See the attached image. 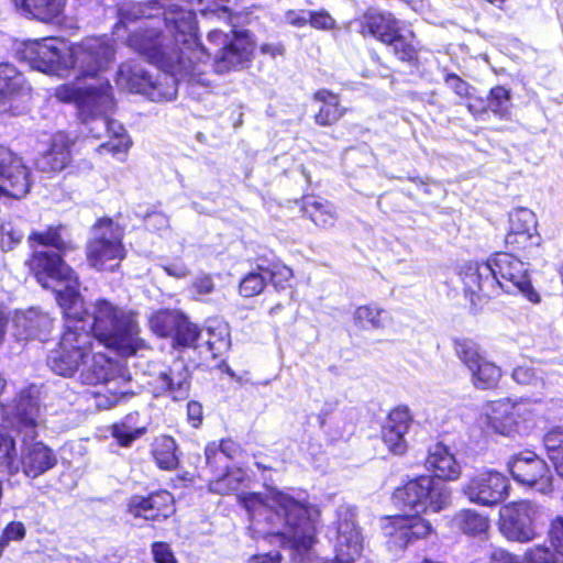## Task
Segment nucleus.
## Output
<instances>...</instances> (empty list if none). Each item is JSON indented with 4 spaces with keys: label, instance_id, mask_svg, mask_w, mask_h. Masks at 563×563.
I'll return each instance as SVG.
<instances>
[{
    "label": "nucleus",
    "instance_id": "obj_51",
    "mask_svg": "<svg viewBox=\"0 0 563 563\" xmlns=\"http://www.w3.org/2000/svg\"><path fill=\"white\" fill-rule=\"evenodd\" d=\"M106 386V393L98 391L96 394V406L99 409H110L123 398L128 390L118 388V385Z\"/></svg>",
    "mask_w": 563,
    "mask_h": 563
},
{
    "label": "nucleus",
    "instance_id": "obj_46",
    "mask_svg": "<svg viewBox=\"0 0 563 563\" xmlns=\"http://www.w3.org/2000/svg\"><path fill=\"white\" fill-rule=\"evenodd\" d=\"M544 371L539 366L520 365L512 372V378L522 385L544 386Z\"/></svg>",
    "mask_w": 563,
    "mask_h": 563
},
{
    "label": "nucleus",
    "instance_id": "obj_53",
    "mask_svg": "<svg viewBox=\"0 0 563 563\" xmlns=\"http://www.w3.org/2000/svg\"><path fill=\"white\" fill-rule=\"evenodd\" d=\"M147 497L132 496L128 503V511L135 518H143L145 520H155V516L151 511Z\"/></svg>",
    "mask_w": 563,
    "mask_h": 563
},
{
    "label": "nucleus",
    "instance_id": "obj_43",
    "mask_svg": "<svg viewBox=\"0 0 563 563\" xmlns=\"http://www.w3.org/2000/svg\"><path fill=\"white\" fill-rule=\"evenodd\" d=\"M409 36L400 34V31L396 34L393 42L387 45L391 48L395 56L401 62H412L417 59L418 51L411 38L415 37L413 32H409Z\"/></svg>",
    "mask_w": 563,
    "mask_h": 563
},
{
    "label": "nucleus",
    "instance_id": "obj_7",
    "mask_svg": "<svg viewBox=\"0 0 563 563\" xmlns=\"http://www.w3.org/2000/svg\"><path fill=\"white\" fill-rule=\"evenodd\" d=\"M114 57V47L107 37H86L67 45L65 77L93 78L106 70Z\"/></svg>",
    "mask_w": 563,
    "mask_h": 563
},
{
    "label": "nucleus",
    "instance_id": "obj_49",
    "mask_svg": "<svg viewBox=\"0 0 563 563\" xmlns=\"http://www.w3.org/2000/svg\"><path fill=\"white\" fill-rule=\"evenodd\" d=\"M540 236L538 232H511L506 235V244L514 251L526 250L530 246L538 245Z\"/></svg>",
    "mask_w": 563,
    "mask_h": 563
},
{
    "label": "nucleus",
    "instance_id": "obj_13",
    "mask_svg": "<svg viewBox=\"0 0 563 563\" xmlns=\"http://www.w3.org/2000/svg\"><path fill=\"white\" fill-rule=\"evenodd\" d=\"M508 487L509 482L504 474L483 468L467 477L462 486V494L473 504L493 507L508 496Z\"/></svg>",
    "mask_w": 563,
    "mask_h": 563
},
{
    "label": "nucleus",
    "instance_id": "obj_38",
    "mask_svg": "<svg viewBox=\"0 0 563 563\" xmlns=\"http://www.w3.org/2000/svg\"><path fill=\"white\" fill-rule=\"evenodd\" d=\"M236 451L238 448L231 440L209 443L205 450L206 462L210 466L221 464L227 467V461L232 459Z\"/></svg>",
    "mask_w": 563,
    "mask_h": 563
},
{
    "label": "nucleus",
    "instance_id": "obj_55",
    "mask_svg": "<svg viewBox=\"0 0 563 563\" xmlns=\"http://www.w3.org/2000/svg\"><path fill=\"white\" fill-rule=\"evenodd\" d=\"M308 23L317 30L330 31L336 25L335 20L325 11H309Z\"/></svg>",
    "mask_w": 563,
    "mask_h": 563
},
{
    "label": "nucleus",
    "instance_id": "obj_39",
    "mask_svg": "<svg viewBox=\"0 0 563 563\" xmlns=\"http://www.w3.org/2000/svg\"><path fill=\"white\" fill-rule=\"evenodd\" d=\"M0 466L10 474H16L20 470L15 460V443L4 426H0Z\"/></svg>",
    "mask_w": 563,
    "mask_h": 563
},
{
    "label": "nucleus",
    "instance_id": "obj_54",
    "mask_svg": "<svg viewBox=\"0 0 563 563\" xmlns=\"http://www.w3.org/2000/svg\"><path fill=\"white\" fill-rule=\"evenodd\" d=\"M267 280H271L276 288H284V283H287L292 277V271L286 265L274 264L272 268H264Z\"/></svg>",
    "mask_w": 563,
    "mask_h": 563
},
{
    "label": "nucleus",
    "instance_id": "obj_24",
    "mask_svg": "<svg viewBox=\"0 0 563 563\" xmlns=\"http://www.w3.org/2000/svg\"><path fill=\"white\" fill-rule=\"evenodd\" d=\"M52 324L53 320L35 308L16 312L13 318L14 335L18 340L31 338L44 340L49 333Z\"/></svg>",
    "mask_w": 563,
    "mask_h": 563
},
{
    "label": "nucleus",
    "instance_id": "obj_30",
    "mask_svg": "<svg viewBox=\"0 0 563 563\" xmlns=\"http://www.w3.org/2000/svg\"><path fill=\"white\" fill-rule=\"evenodd\" d=\"M30 90L24 76L13 65L0 64V102L27 96Z\"/></svg>",
    "mask_w": 563,
    "mask_h": 563
},
{
    "label": "nucleus",
    "instance_id": "obj_6",
    "mask_svg": "<svg viewBox=\"0 0 563 563\" xmlns=\"http://www.w3.org/2000/svg\"><path fill=\"white\" fill-rule=\"evenodd\" d=\"M36 280L51 288L54 283L64 286L56 290V299L65 318L78 320L85 313L84 299L79 294V280L76 273L58 254L47 251H35L29 262Z\"/></svg>",
    "mask_w": 563,
    "mask_h": 563
},
{
    "label": "nucleus",
    "instance_id": "obj_62",
    "mask_svg": "<svg viewBox=\"0 0 563 563\" xmlns=\"http://www.w3.org/2000/svg\"><path fill=\"white\" fill-rule=\"evenodd\" d=\"M192 287L200 295H209L213 291L214 285L211 276L203 275L195 279Z\"/></svg>",
    "mask_w": 563,
    "mask_h": 563
},
{
    "label": "nucleus",
    "instance_id": "obj_12",
    "mask_svg": "<svg viewBox=\"0 0 563 563\" xmlns=\"http://www.w3.org/2000/svg\"><path fill=\"white\" fill-rule=\"evenodd\" d=\"M531 417L528 404L504 398L487 402L483 407L481 420L493 432L510 435L529 422Z\"/></svg>",
    "mask_w": 563,
    "mask_h": 563
},
{
    "label": "nucleus",
    "instance_id": "obj_27",
    "mask_svg": "<svg viewBox=\"0 0 563 563\" xmlns=\"http://www.w3.org/2000/svg\"><path fill=\"white\" fill-rule=\"evenodd\" d=\"M549 538L555 551L545 545L533 547L526 552L528 563H561V556H563V515L551 521Z\"/></svg>",
    "mask_w": 563,
    "mask_h": 563
},
{
    "label": "nucleus",
    "instance_id": "obj_23",
    "mask_svg": "<svg viewBox=\"0 0 563 563\" xmlns=\"http://www.w3.org/2000/svg\"><path fill=\"white\" fill-rule=\"evenodd\" d=\"M57 464L55 453L43 442L27 443L23 441L19 466L25 476L36 478Z\"/></svg>",
    "mask_w": 563,
    "mask_h": 563
},
{
    "label": "nucleus",
    "instance_id": "obj_32",
    "mask_svg": "<svg viewBox=\"0 0 563 563\" xmlns=\"http://www.w3.org/2000/svg\"><path fill=\"white\" fill-rule=\"evenodd\" d=\"M313 100L320 103V108L314 115L318 125L330 126L336 123L345 113V109L341 107L338 95L327 90H318L313 95Z\"/></svg>",
    "mask_w": 563,
    "mask_h": 563
},
{
    "label": "nucleus",
    "instance_id": "obj_36",
    "mask_svg": "<svg viewBox=\"0 0 563 563\" xmlns=\"http://www.w3.org/2000/svg\"><path fill=\"white\" fill-rule=\"evenodd\" d=\"M183 313L175 310H162L150 320L152 330L161 336L175 334L181 322Z\"/></svg>",
    "mask_w": 563,
    "mask_h": 563
},
{
    "label": "nucleus",
    "instance_id": "obj_16",
    "mask_svg": "<svg viewBox=\"0 0 563 563\" xmlns=\"http://www.w3.org/2000/svg\"><path fill=\"white\" fill-rule=\"evenodd\" d=\"M537 508L529 501H517L500 509V532L509 540L528 542L536 538Z\"/></svg>",
    "mask_w": 563,
    "mask_h": 563
},
{
    "label": "nucleus",
    "instance_id": "obj_15",
    "mask_svg": "<svg viewBox=\"0 0 563 563\" xmlns=\"http://www.w3.org/2000/svg\"><path fill=\"white\" fill-rule=\"evenodd\" d=\"M508 468L521 485L548 494L552 490V475L547 463L532 451H522L511 457Z\"/></svg>",
    "mask_w": 563,
    "mask_h": 563
},
{
    "label": "nucleus",
    "instance_id": "obj_61",
    "mask_svg": "<svg viewBox=\"0 0 563 563\" xmlns=\"http://www.w3.org/2000/svg\"><path fill=\"white\" fill-rule=\"evenodd\" d=\"M187 416L192 427H199L202 422V406L197 401H189L187 405Z\"/></svg>",
    "mask_w": 563,
    "mask_h": 563
},
{
    "label": "nucleus",
    "instance_id": "obj_2",
    "mask_svg": "<svg viewBox=\"0 0 563 563\" xmlns=\"http://www.w3.org/2000/svg\"><path fill=\"white\" fill-rule=\"evenodd\" d=\"M136 20H142L141 26L137 32L129 36V46L157 65V67L164 69L165 73L158 80L152 81V77L142 67L123 64L119 68L117 84L129 91L146 95L153 101L173 100L177 95L176 76H184V73L163 67L158 63H155L144 52L132 45L131 40L137 36L150 46L156 45L159 53H163L165 58L175 56V53H178L176 42L174 40L173 42L164 43V37L161 35L159 31L161 23H164L163 19L154 14L146 15L145 7L142 3L123 4L120 7L119 23L115 26L117 32H119L121 26L128 27L130 23Z\"/></svg>",
    "mask_w": 563,
    "mask_h": 563
},
{
    "label": "nucleus",
    "instance_id": "obj_31",
    "mask_svg": "<svg viewBox=\"0 0 563 563\" xmlns=\"http://www.w3.org/2000/svg\"><path fill=\"white\" fill-rule=\"evenodd\" d=\"M16 10L42 22H52L58 18L65 7V0H12Z\"/></svg>",
    "mask_w": 563,
    "mask_h": 563
},
{
    "label": "nucleus",
    "instance_id": "obj_3",
    "mask_svg": "<svg viewBox=\"0 0 563 563\" xmlns=\"http://www.w3.org/2000/svg\"><path fill=\"white\" fill-rule=\"evenodd\" d=\"M47 364L57 375L71 377L81 366L80 380L85 385H118V368L101 353H93L92 336L82 327L66 325Z\"/></svg>",
    "mask_w": 563,
    "mask_h": 563
},
{
    "label": "nucleus",
    "instance_id": "obj_33",
    "mask_svg": "<svg viewBox=\"0 0 563 563\" xmlns=\"http://www.w3.org/2000/svg\"><path fill=\"white\" fill-rule=\"evenodd\" d=\"M452 525L465 534L479 536L487 531L489 520L476 510L462 509L452 518Z\"/></svg>",
    "mask_w": 563,
    "mask_h": 563
},
{
    "label": "nucleus",
    "instance_id": "obj_58",
    "mask_svg": "<svg viewBox=\"0 0 563 563\" xmlns=\"http://www.w3.org/2000/svg\"><path fill=\"white\" fill-rule=\"evenodd\" d=\"M2 536L9 541H20L25 537V528L22 522H10L3 530Z\"/></svg>",
    "mask_w": 563,
    "mask_h": 563
},
{
    "label": "nucleus",
    "instance_id": "obj_37",
    "mask_svg": "<svg viewBox=\"0 0 563 563\" xmlns=\"http://www.w3.org/2000/svg\"><path fill=\"white\" fill-rule=\"evenodd\" d=\"M154 457L161 468L174 470L178 465L176 443L170 437H161L155 442Z\"/></svg>",
    "mask_w": 563,
    "mask_h": 563
},
{
    "label": "nucleus",
    "instance_id": "obj_18",
    "mask_svg": "<svg viewBox=\"0 0 563 563\" xmlns=\"http://www.w3.org/2000/svg\"><path fill=\"white\" fill-rule=\"evenodd\" d=\"M383 531L388 538L390 550H404L409 543L418 539H424L433 532L431 523L418 516H396L386 518Z\"/></svg>",
    "mask_w": 563,
    "mask_h": 563
},
{
    "label": "nucleus",
    "instance_id": "obj_4",
    "mask_svg": "<svg viewBox=\"0 0 563 563\" xmlns=\"http://www.w3.org/2000/svg\"><path fill=\"white\" fill-rule=\"evenodd\" d=\"M460 277L466 295L475 303L478 300L496 296L499 290L520 292L533 303L540 302V295L534 290L527 265L509 253H498L486 263H467Z\"/></svg>",
    "mask_w": 563,
    "mask_h": 563
},
{
    "label": "nucleus",
    "instance_id": "obj_10",
    "mask_svg": "<svg viewBox=\"0 0 563 563\" xmlns=\"http://www.w3.org/2000/svg\"><path fill=\"white\" fill-rule=\"evenodd\" d=\"M42 411L41 389L31 384L19 390L10 407H3L0 418L33 440L37 434L36 429L43 422Z\"/></svg>",
    "mask_w": 563,
    "mask_h": 563
},
{
    "label": "nucleus",
    "instance_id": "obj_35",
    "mask_svg": "<svg viewBox=\"0 0 563 563\" xmlns=\"http://www.w3.org/2000/svg\"><path fill=\"white\" fill-rule=\"evenodd\" d=\"M64 227H49L45 232H33L29 236V242L33 245L34 242L45 246H52L62 253H67L75 249L71 241L64 239L62 231Z\"/></svg>",
    "mask_w": 563,
    "mask_h": 563
},
{
    "label": "nucleus",
    "instance_id": "obj_11",
    "mask_svg": "<svg viewBox=\"0 0 563 563\" xmlns=\"http://www.w3.org/2000/svg\"><path fill=\"white\" fill-rule=\"evenodd\" d=\"M18 54L33 69L65 77L67 43L63 40L47 37L26 41Z\"/></svg>",
    "mask_w": 563,
    "mask_h": 563
},
{
    "label": "nucleus",
    "instance_id": "obj_20",
    "mask_svg": "<svg viewBox=\"0 0 563 563\" xmlns=\"http://www.w3.org/2000/svg\"><path fill=\"white\" fill-rule=\"evenodd\" d=\"M55 97L64 102L76 101L79 114L92 113L95 106L100 112L114 106L111 86L108 81L100 84L99 87H89L85 91H80L71 85H60L55 89Z\"/></svg>",
    "mask_w": 563,
    "mask_h": 563
},
{
    "label": "nucleus",
    "instance_id": "obj_8",
    "mask_svg": "<svg viewBox=\"0 0 563 563\" xmlns=\"http://www.w3.org/2000/svg\"><path fill=\"white\" fill-rule=\"evenodd\" d=\"M123 235V229L111 219L98 220L86 246L89 265L99 271L117 268L126 254Z\"/></svg>",
    "mask_w": 563,
    "mask_h": 563
},
{
    "label": "nucleus",
    "instance_id": "obj_47",
    "mask_svg": "<svg viewBox=\"0 0 563 563\" xmlns=\"http://www.w3.org/2000/svg\"><path fill=\"white\" fill-rule=\"evenodd\" d=\"M385 311L376 306H362L354 312V319L362 327L382 328L384 327Z\"/></svg>",
    "mask_w": 563,
    "mask_h": 563
},
{
    "label": "nucleus",
    "instance_id": "obj_40",
    "mask_svg": "<svg viewBox=\"0 0 563 563\" xmlns=\"http://www.w3.org/2000/svg\"><path fill=\"white\" fill-rule=\"evenodd\" d=\"M544 446L558 474L563 478V429L551 430L544 437Z\"/></svg>",
    "mask_w": 563,
    "mask_h": 563
},
{
    "label": "nucleus",
    "instance_id": "obj_45",
    "mask_svg": "<svg viewBox=\"0 0 563 563\" xmlns=\"http://www.w3.org/2000/svg\"><path fill=\"white\" fill-rule=\"evenodd\" d=\"M132 417H126L123 421L113 424L111 434L122 446H129L134 440L139 439L145 431L144 428H136L131 424Z\"/></svg>",
    "mask_w": 563,
    "mask_h": 563
},
{
    "label": "nucleus",
    "instance_id": "obj_22",
    "mask_svg": "<svg viewBox=\"0 0 563 563\" xmlns=\"http://www.w3.org/2000/svg\"><path fill=\"white\" fill-rule=\"evenodd\" d=\"M335 555L354 561L363 550V536L355 522V512L351 507L341 506L338 509V526L335 537Z\"/></svg>",
    "mask_w": 563,
    "mask_h": 563
},
{
    "label": "nucleus",
    "instance_id": "obj_42",
    "mask_svg": "<svg viewBox=\"0 0 563 563\" xmlns=\"http://www.w3.org/2000/svg\"><path fill=\"white\" fill-rule=\"evenodd\" d=\"M151 511L155 520L166 519L175 512L174 497L167 490H161L147 496Z\"/></svg>",
    "mask_w": 563,
    "mask_h": 563
},
{
    "label": "nucleus",
    "instance_id": "obj_52",
    "mask_svg": "<svg viewBox=\"0 0 563 563\" xmlns=\"http://www.w3.org/2000/svg\"><path fill=\"white\" fill-rule=\"evenodd\" d=\"M0 245L3 251H11L23 239L22 230L15 228L12 222H3L0 225Z\"/></svg>",
    "mask_w": 563,
    "mask_h": 563
},
{
    "label": "nucleus",
    "instance_id": "obj_59",
    "mask_svg": "<svg viewBox=\"0 0 563 563\" xmlns=\"http://www.w3.org/2000/svg\"><path fill=\"white\" fill-rule=\"evenodd\" d=\"M446 85L454 90V92L461 97H467L470 95V86L467 82L462 80L454 74H450L445 78Z\"/></svg>",
    "mask_w": 563,
    "mask_h": 563
},
{
    "label": "nucleus",
    "instance_id": "obj_19",
    "mask_svg": "<svg viewBox=\"0 0 563 563\" xmlns=\"http://www.w3.org/2000/svg\"><path fill=\"white\" fill-rule=\"evenodd\" d=\"M0 180L5 195L15 199L24 197L31 187L30 169L10 148L0 145Z\"/></svg>",
    "mask_w": 563,
    "mask_h": 563
},
{
    "label": "nucleus",
    "instance_id": "obj_14",
    "mask_svg": "<svg viewBox=\"0 0 563 563\" xmlns=\"http://www.w3.org/2000/svg\"><path fill=\"white\" fill-rule=\"evenodd\" d=\"M454 351L468 369L471 382L476 389L486 390L498 385L503 375L501 369L483 356L477 343L472 340H456Z\"/></svg>",
    "mask_w": 563,
    "mask_h": 563
},
{
    "label": "nucleus",
    "instance_id": "obj_63",
    "mask_svg": "<svg viewBox=\"0 0 563 563\" xmlns=\"http://www.w3.org/2000/svg\"><path fill=\"white\" fill-rule=\"evenodd\" d=\"M490 563H521V561L516 555L498 549L493 552Z\"/></svg>",
    "mask_w": 563,
    "mask_h": 563
},
{
    "label": "nucleus",
    "instance_id": "obj_64",
    "mask_svg": "<svg viewBox=\"0 0 563 563\" xmlns=\"http://www.w3.org/2000/svg\"><path fill=\"white\" fill-rule=\"evenodd\" d=\"M282 556L278 552L252 555L247 563H280Z\"/></svg>",
    "mask_w": 563,
    "mask_h": 563
},
{
    "label": "nucleus",
    "instance_id": "obj_28",
    "mask_svg": "<svg viewBox=\"0 0 563 563\" xmlns=\"http://www.w3.org/2000/svg\"><path fill=\"white\" fill-rule=\"evenodd\" d=\"M426 467L434 472L435 478L456 481L462 474V468L449 448L437 443L429 451L426 459Z\"/></svg>",
    "mask_w": 563,
    "mask_h": 563
},
{
    "label": "nucleus",
    "instance_id": "obj_60",
    "mask_svg": "<svg viewBox=\"0 0 563 563\" xmlns=\"http://www.w3.org/2000/svg\"><path fill=\"white\" fill-rule=\"evenodd\" d=\"M163 269L172 277L185 278L189 275V269L181 261L168 263L163 266Z\"/></svg>",
    "mask_w": 563,
    "mask_h": 563
},
{
    "label": "nucleus",
    "instance_id": "obj_41",
    "mask_svg": "<svg viewBox=\"0 0 563 563\" xmlns=\"http://www.w3.org/2000/svg\"><path fill=\"white\" fill-rule=\"evenodd\" d=\"M267 284V276L264 268L246 274L240 282L239 292L244 298H251L260 295Z\"/></svg>",
    "mask_w": 563,
    "mask_h": 563
},
{
    "label": "nucleus",
    "instance_id": "obj_25",
    "mask_svg": "<svg viewBox=\"0 0 563 563\" xmlns=\"http://www.w3.org/2000/svg\"><path fill=\"white\" fill-rule=\"evenodd\" d=\"M411 423V417L407 408L394 409L383 428V441L388 450L397 455L407 451L406 433Z\"/></svg>",
    "mask_w": 563,
    "mask_h": 563
},
{
    "label": "nucleus",
    "instance_id": "obj_44",
    "mask_svg": "<svg viewBox=\"0 0 563 563\" xmlns=\"http://www.w3.org/2000/svg\"><path fill=\"white\" fill-rule=\"evenodd\" d=\"M509 231L511 232H536V214L527 208H518L509 216Z\"/></svg>",
    "mask_w": 563,
    "mask_h": 563
},
{
    "label": "nucleus",
    "instance_id": "obj_57",
    "mask_svg": "<svg viewBox=\"0 0 563 563\" xmlns=\"http://www.w3.org/2000/svg\"><path fill=\"white\" fill-rule=\"evenodd\" d=\"M309 11L307 10H288L285 12V22L295 27H303L308 24Z\"/></svg>",
    "mask_w": 563,
    "mask_h": 563
},
{
    "label": "nucleus",
    "instance_id": "obj_17",
    "mask_svg": "<svg viewBox=\"0 0 563 563\" xmlns=\"http://www.w3.org/2000/svg\"><path fill=\"white\" fill-rule=\"evenodd\" d=\"M112 108L113 106L100 112L98 107L95 106L92 113L80 114V117L92 137L99 139L103 134L110 137L107 143L100 145L101 150H107L112 154L126 153L132 142L123 125L108 118L107 114Z\"/></svg>",
    "mask_w": 563,
    "mask_h": 563
},
{
    "label": "nucleus",
    "instance_id": "obj_5",
    "mask_svg": "<svg viewBox=\"0 0 563 563\" xmlns=\"http://www.w3.org/2000/svg\"><path fill=\"white\" fill-rule=\"evenodd\" d=\"M85 313L78 318H66V325H77L86 329L84 317L92 319L90 331L92 340L97 339L102 345L114 350L119 355L128 357L136 353L143 342L139 338V324L135 314L111 301L100 298L93 301L89 309L84 306Z\"/></svg>",
    "mask_w": 563,
    "mask_h": 563
},
{
    "label": "nucleus",
    "instance_id": "obj_9",
    "mask_svg": "<svg viewBox=\"0 0 563 563\" xmlns=\"http://www.w3.org/2000/svg\"><path fill=\"white\" fill-rule=\"evenodd\" d=\"M395 499L416 514L440 512L452 501L451 488L432 476H420L395 490Z\"/></svg>",
    "mask_w": 563,
    "mask_h": 563
},
{
    "label": "nucleus",
    "instance_id": "obj_1",
    "mask_svg": "<svg viewBox=\"0 0 563 563\" xmlns=\"http://www.w3.org/2000/svg\"><path fill=\"white\" fill-rule=\"evenodd\" d=\"M250 477L241 468H233L209 483V490L219 494H236L239 503L249 512L257 528L262 519L267 529L265 537H275L283 547L308 550L312 547L320 520V509L305 499L269 488L266 494L245 493Z\"/></svg>",
    "mask_w": 563,
    "mask_h": 563
},
{
    "label": "nucleus",
    "instance_id": "obj_50",
    "mask_svg": "<svg viewBox=\"0 0 563 563\" xmlns=\"http://www.w3.org/2000/svg\"><path fill=\"white\" fill-rule=\"evenodd\" d=\"M199 329L186 316L181 318L179 328L175 333L176 342L181 346H194L199 338Z\"/></svg>",
    "mask_w": 563,
    "mask_h": 563
},
{
    "label": "nucleus",
    "instance_id": "obj_48",
    "mask_svg": "<svg viewBox=\"0 0 563 563\" xmlns=\"http://www.w3.org/2000/svg\"><path fill=\"white\" fill-rule=\"evenodd\" d=\"M509 91L500 86L490 90L487 108L499 117H505L509 109Z\"/></svg>",
    "mask_w": 563,
    "mask_h": 563
},
{
    "label": "nucleus",
    "instance_id": "obj_29",
    "mask_svg": "<svg viewBox=\"0 0 563 563\" xmlns=\"http://www.w3.org/2000/svg\"><path fill=\"white\" fill-rule=\"evenodd\" d=\"M361 26L363 35L368 33L386 45L393 42V38L400 31L399 21L391 13L386 12L365 13Z\"/></svg>",
    "mask_w": 563,
    "mask_h": 563
},
{
    "label": "nucleus",
    "instance_id": "obj_21",
    "mask_svg": "<svg viewBox=\"0 0 563 563\" xmlns=\"http://www.w3.org/2000/svg\"><path fill=\"white\" fill-rule=\"evenodd\" d=\"M189 377L190 374L185 363L176 361L170 367L152 376L148 386L155 397L165 396L175 401L184 400L189 395Z\"/></svg>",
    "mask_w": 563,
    "mask_h": 563
},
{
    "label": "nucleus",
    "instance_id": "obj_26",
    "mask_svg": "<svg viewBox=\"0 0 563 563\" xmlns=\"http://www.w3.org/2000/svg\"><path fill=\"white\" fill-rule=\"evenodd\" d=\"M73 144V140L66 133L57 132L52 137L48 150L36 159V167L45 173L63 170L70 163Z\"/></svg>",
    "mask_w": 563,
    "mask_h": 563
},
{
    "label": "nucleus",
    "instance_id": "obj_56",
    "mask_svg": "<svg viewBox=\"0 0 563 563\" xmlns=\"http://www.w3.org/2000/svg\"><path fill=\"white\" fill-rule=\"evenodd\" d=\"M152 553L156 563H177V560L167 543L155 542L152 545Z\"/></svg>",
    "mask_w": 563,
    "mask_h": 563
},
{
    "label": "nucleus",
    "instance_id": "obj_34",
    "mask_svg": "<svg viewBox=\"0 0 563 563\" xmlns=\"http://www.w3.org/2000/svg\"><path fill=\"white\" fill-rule=\"evenodd\" d=\"M303 211L316 225L321 228L333 227L336 220L334 208L328 201L306 200Z\"/></svg>",
    "mask_w": 563,
    "mask_h": 563
}]
</instances>
